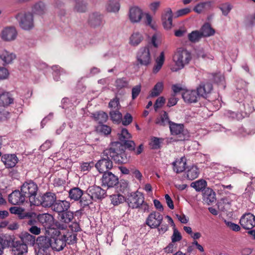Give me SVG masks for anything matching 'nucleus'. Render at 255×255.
<instances>
[{
	"label": "nucleus",
	"mask_w": 255,
	"mask_h": 255,
	"mask_svg": "<svg viewBox=\"0 0 255 255\" xmlns=\"http://www.w3.org/2000/svg\"><path fill=\"white\" fill-rule=\"evenodd\" d=\"M191 59V54L187 49L182 47L177 48L173 56L176 67H172L171 70L175 72L183 68Z\"/></svg>",
	"instance_id": "obj_1"
},
{
	"label": "nucleus",
	"mask_w": 255,
	"mask_h": 255,
	"mask_svg": "<svg viewBox=\"0 0 255 255\" xmlns=\"http://www.w3.org/2000/svg\"><path fill=\"white\" fill-rule=\"evenodd\" d=\"M50 238L41 236L36 239V246L35 248L36 255H50L51 250Z\"/></svg>",
	"instance_id": "obj_2"
},
{
	"label": "nucleus",
	"mask_w": 255,
	"mask_h": 255,
	"mask_svg": "<svg viewBox=\"0 0 255 255\" xmlns=\"http://www.w3.org/2000/svg\"><path fill=\"white\" fill-rule=\"evenodd\" d=\"M169 128L172 135H177L178 140H187L190 137L189 132L187 129L184 128V126L182 124H177L173 122H170Z\"/></svg>",
	"instance_id": "obj_3"
},
{
	"label": "nucleus",
	"mask_w": 255,
	"mask_h": 255,
	"mask_svg": "<svg viewBox=\"0 0 255 255\" xmlns=\"http://www.w3.org/2000/svg\"><path fill=\"white\" fill-rule=\"evenodd\" d=\"M21 191L26 198H28L30 203L36 200L38 187L33 181L26 182L21 187Z\"/></svg>",
	"instance_id": "obj_4"
},
{
	"label": "nucleus",
	"mask_w": 255,
	"mask_h": 255,
	"mask_svg": "<svg viewBox=\"0 0 255 255\" xmlns=\"http://www.w3.org/2000/svg\"><path fill=\"white\" fill-rule=\"evenodd\" d=\"M124 159L127 158L125 151L124 150L123 146L120 147H111L106 149L103 152V157L102 159Z\"/></svg>",
	"instance_id": "obj_5"
},
{
	"label": "nucleus",
	"mask_w": 255,
	"mask_h": 255,
	"mask_svg": "<svg viewBox=\"0 0 255 255\" xmlns=\"http://www.w3.org/2000/svg\"><path fill=\"white\" fill-rule=\"evenodd\" d=\"M51 249L59 252L63 250L66 245V236L56 231L55 235L50 238Z\"/></svg>",
	"instance_id": "obj_6"
},
{
	"label": "nucleus",
	"mask_w": 255,
	"mask_h": 255,
	"mask_svg": "<svg viewBox=\"0 0 255 255\" xmlns=\"http://www.w3.org/2000/svg\"><path fill=\"white\" fill-rule=\"evenodd\" d=\"M15 17L19 22V26L23 29L30 30L33 27V17L32 13H20L17 14Z\"/></svg>",
	"instance_id": "obj_7"
},
{
	"label": "nucleus",
	"mask_w": 255,
	"mask_h": 255,
	"mask_svg": "<svg viewBox=\"0 0 255 255\" xmlns=\"http://www.w3.org/2000/svg\"><path fill=\"white\" fill-rule=\"evenodd\" d=\"M150 48L151 46L148 45L139 49L136 55L137 65L147 66L150 63L151 60L150 54Z\"/></svg>",
	"instance_id": "obj_8"
},
{
	"label": "nucleus",
	"mask_w": 255,
	"mask_h": 255,
	"mask_svg": "<svg viewBox=\"0 0 255 255\" xmlns=\"http://www.w3.org/2000/svg\"><path fill=\"white\" fill-rule=\"evenodd\" d=\"M56 199V197L54 193L47 192L40 197V199L36 198L35 201H32V204L35 206L41 205L45 208L50 207L52 208Z\"/></svg>",
	"instance_id": "obj_9"
},
{
	"label": "nucleus",
	"mask_w": 255,
	"mask_h": 255,
	"mask_svg": "<svg viewBox=\"0 0 255 255\" xmlns=\"http://www.w3.org/2000/svg\"><path fill=\"white\" fill-rule=\"evenodd\" d=\"M206 168H209L214 170L217 173L220 172H227L230 171L231 173H237L240 172V170L235 168L226 166L223 164L216 162H210V160H206L205 162Z\"/></svg>",
	"instance_id": "obj_10"
},
{
	"label": "nucleus",
	"mask_w": 255,
	"mask_h": 255,
	"mask_svg": "<svg viewBox=\"0 0 255 255\" xmlns=\"http://www.w3.org/2000/svg\"><path fill=\"white\" fill-rule=\"evenodd\" d=\"M163 220V216L159 212L151 213L146 220V224L150 228H156L160 226Z\"/></svg>",
	"instance_id": "obj_11"
},
{
	"label": "nucleus",
	"mask_w": 255,
	"mask_h": 255,
	"mask_svg": "<svg viewBox=\"0 0 255 255\" xmlns=\"http://www.w3.org/2000/svg\"><path fill=\"white\" fill-rule=\"evenodd\" d=\"M127 202L129 207L135 209L140 207L144 202V197L140 193H132L127 199Z\"/></svg>",
	"instance_id": "obj_12"
},
{
	"label": "nucleus",
	"mask_w": 255,
	"mask_h": 255,
	"mask_svg": "<svg viewBox=\"0 0 255 255\" xmlns=\"http://www.w3.org/2000/svg\"><path fill=\"white\" fill-rule=\"evenodd\" d=\"M240 223L244 229H252L255 226V216L250 213H246L241 218Z\"/></svg>",
	"instance_id": "obj_13"
},
{
	"label": "nucleus",
	"mask_w": 255,
	"mask_h": 255,
	"mask_svg": "<svg viewBox=\"0 0 255 255\" xmlns=\"http://www.w3.org/2000/svg\"><path fill=\"white\" fill-rule=\"evenodd\" d=\"M37 220L46 230L51 229L54 224V218L48 213L38 214Z\"/></svg>",
	"instance_id": "obj_14"
},
{
	"label": "nucleus",
	"mask_w": 255,
	"mask_h": 255,
	"mask_svg": "<svg viewBox=\"0 0 255 255\" xmlns=\"http://www.w3.org/2000/svg\"><path fill=\"white\" fill-rule=\"evenodd\" d=\"M17 35V31L13 26L4 28L0 34L1 39L4 41H11L15 39Z\"/></svg>",
	"instance_id": "obj_15"
},
{
	"label": "nucleus",
	"mask_w": 255,
	"mask_h": 255,
	"mask_svg": "<svg viewBox=\"0 0 255 255\" xmlns=\"http://www.w3.org/2000/svg\"><path fill=\"white\" fill-rule=\"evenodd\" d=\"M102 185L113 187L119 183L118 178L111 172L104 173L102 179Z\"/></svg>",
	"instance_id": "obj_16"
},
{
	"label": "nucleus",
	"mask_w": 255,
	"mask_h": 255,
	"mask_svg": "<svg viewBox=\"0 0 255 255\" xmlns=\"http://www.w3.org/2000/svg\"><path fill=\"white\" fill-rule=\"evenodd\" d=\"M173 12L170 8H165L161 15L162 24L165 29H170L172 27Z\"/></svg>",
	"instance_id": "obj_17"
},
{
	"label": "nucleus",
	"mask_w": 255,
	"mask_h": 255,
	"mask_svg": "<svg viewBox=\"0 0 255 255\" xmlns=\"http://www.w3.org/2000/svg\"><path fill=\"white\" fill-rule=\"evenodd\" d=\"M8 201L12 205H20L24 203L25 197L21 191L15 190L8 195Z\"/></svg>",
	"instance_id": "obj_18"
},
{
	"label": "nucleus",
	"mask_w": 255,
	"mask_h": 255,
	"mask_svg": "<svg viewBox=\"0 0 255 255\" xmlns=\"http://www.w3.org/2000/svg\"><path fill=\"white\" fill-rule=\"evenodd\" d=\"M143 15L142 10L137 6H133L129 8L128 17L132 23L139 22Z\"/></svg>",
	"instance_id": "obj_19"
},
{
	"label": "nucleus",
	"mask_w": 255,
	"mask_h": 255,
	"mask_svg": "<svg viewBox=\"0 0 255 255\" xmlns=\"http://www.w3.org/2000/svg\"><path fill=\"white\" fill-rule=\"evenodd\" d=\"M88 191L93 199H102L106 196V191L98 186H92L90 187Z\"/></svg>",
	"instance_id": "obj_20"
},
{
	"label": "nucleus",
	"mask_w": 255,
	"mask_h": 255,
	"mask_svg": "<svg viewBox=\"0 0 255 255\" xmlns=\"http://www.w3.org/2000/svg\"><path fill=\"white\" fill-rule=\"evenodd\" d=\"M70 203L66 200L55 201L53 206L52 210L58 213L59 215L66 211L70 208Z\"/></svg>",
	"instance_id": "obj_21"
},
{
	"label": "nucleus",
	"mask_w": 255,
	"mask_h": 255,
	"mask_svg": "<svg viewBox=\"0 0 255 255\" xmlns=\"http://www.w3.org/2000/svg\"><path fill=\"white\" fill-rule=\"evenodd\" d=\"M103 15L99 12H95L89 14L88 23L93 27H96L101 25L102 23Z\"/></svg>",
	"instance_id": "obj_22"
},
{
	"label": "nucleus",
	"mask_w": 255,
	"mask_h": 255,
	"mask_svg": "<svg viewBox=\"0 0 255 255\" xmlns=\"http://www.w3.org/2000/svg\"><path fill=\"white\" fill-rule=\"evenodd\" d=\"M213 89L212 84L209 82H202L197 88V91L199 97L206 98Z\"/></svg>",
	"instance_id": "obj_23"
},
{
	"label": "nucleus",
	"mask_w": 255,
	"mask_h": 255,
	"mask_svg": "<svg viewBox=\"0 0 255 255\" xmlns=\"http://www.w3.org/2000/svg\"><path fill=\"white\" fill-rule=\"evenodd\" d=\"M182 97L186 103H196L199 96L195 90H186L182 93Z\"/></svg>",
	"instance_id": "obj_24"
},
{
	"label": "nucleus",
	"mask_w": 255,
	"mask_h": 255,
	"mask_svg": "<svg viewBox=\"0 0 255 255\" xmlns=\"http://www.w3.org/2000/svg\"><path fill=\"white\" fill-rule=\"evenodd\" d=\"M14 243L13 236L7 234L0 235V245L2 247L3 250L6 248L12 247Z\"/></svg>",
	"instance_id": "obj_25"
},
{
	"label": "nucleus",
	"mask_w": 255,
	"mask_h": 255,
	"mask_svg": "<svg viewBox=\"0 0 255 255\" xmlns=\"http://www.w3.org/2000/svg\"><path fill=\"white\" fill-rule=\"evenodd\" d=\"M121 5L118 0H109L105 4L106 11L110 13H117L120 9Z\"/></svg>",
	"instance_id": "obj_26"
},
{
	"label": "nucleus",
	"mask_w": 255,
	"mask_h": 255,
	"mask_svg": "<svg viewBox=\"0 0 255 255\" xmlns=\"http://www.w3.org/2000/svg\"><path fill=\"white\" fill-rule=\"evenodd\" d=\"M203 199L205 203L210 205L216 200V194L212 189L207 188L203 193Z\"/></svg>",
	"instance_id": "obj_27"
},
{
	"label": "nucleus",
	"mask_w": 255,
	"mask_h": 255,
	"mask_svg": "<svg viewBox=\"0 0 255 255\" xmlns=\"http://www.w3.org/2000/svg\"><path fill=\"white\" fill-rule=\"evenodd\" d=\"M214 3L213 0H207L199 3L194 6L193 10L197 13H201L204 10L210 9Z\"/></svg>",
	"instance_id": "obj_28"
},
{
	"label": "nucleus",
	"mask_w": 255,
	"mask_h": 255,
	"mask_svg": "<svg viewBox=\"0 0 255 255\" xmlns=\"http://www.w3.org/2000/svg\"><path fill=\"white\" fill-rule=\"evenodd\" d=\"M12 251L15 255H22L27 252V246L21 241L15 242L12 246Z\"/></svg>",
	"instance_id": "obj_29"
},
{
	"label": "nucleus",
	"mask_w": 255,
	"mask_h": 255,
	"mask_svg": "<svg viewBox=\"0 0 255 255\" xmlns=\"http://www.w3.org/2000/svg\"><path fill=\"white\" fill-rule=\"evenodd\" d=\"M88 9V4L85 0H77L75 1L73 10L79 13H85Z\"/></svg>",
	"instance_id": "obj_30"
},
{
	"label": "nucleus",
	"mask_w": 255,
	"mask_h": 255,
	"mask_svg": "<svg viewBox=\"0 0 255 255\" xmlns=\"http://www.w3.org/2000/svg\"><path fill=\"white\" fill-rule=\"evenodd\" d=\"M16 56L14 54L10 53L6 50H4L0 54V60L3 62V65L10 64L15 58Z\"/></svg>",
	"instance_id": "obj_31"
},
{
	"label": "nucleus",
	"mask_w": 255,
	"mask_h": 255,
	"mask_svg": "<svg viewBox=\"0 0 255 255\" xmlns=\"http://www.w3.org/2000/svg\"><path fill=\"white\" fill-rule=\"evenodd\" d=\"M187 177L190 180L197 178L200 174V170L196 165H192L187 167Z\"/></svg>",
	"instance_id": "obj_32"
},
{
	"label": "nucleus",
	"mask_w": 255,
	"mask_h": 255,
	"mask_svg": "<svg viewBox=\"0 0 255 255\" xmlns=\"http://www.w3.org/2000/svg\"><path fill=\"white\" fill-rule=\"evenodd\" d=\"M83 195V191L78 187H74L69 191V197L71 200L78 201Z\"/></svg>",
	"instance_id": "obj_33"
},
{
	"label": "nucleus",
	"mask_w": 255,
	"mask_h": 255,
	"mask_svg": "<svg viewBox=\"0 0 255 255\" xmlns=\"http://www.w3.org/2000/svg\"><path fill=\"white\" fill-rule=\"evenodd\" d=\"M92 117L94 120L97 122L99 125L106 123L108 119V114L103 111H98L92 114Z\"/></svg>",
	"instance_id": "obj_34"
},
{
	"label": "nucleus",
	"mask_w": 255,
	"mask_h": 255,
	"mask_svg": "<svg viewBox=\"0 0 255 255\" xmlns=\"http://www.w3.org/2000/svg\"><path fill=\"white\" fill-rule=\"evenodd\" d=\"M21 241L23 244H26V246H33L35 243V237L27 232H25L21 235Z\"/></svg>",
	"instance_id": "obj_35"
},
{
	"label": "nucleus",
	"mask_w": 255,
	"mask_h": 255,
	"mask_svg": "<svg viewBox=\"0 0 255 255\" xmlns=\"http://www.w3.org/2000/svg\"><path fill=\"white\" fill-rule=\"evenodd\" d=\"M170 122H172L170 121L168 114L165 111H163L159 117L156 118L155 121V123L156 125L160 126H165L167 124L170 126Z\"/></svg>",
	"instance_id": "obj_36"
},
{
	"label": "nucleus",
	"mask_w": 255,
	"mask_h": 255,
	"mask_svg": "<svg viewBox=\"0 0 255 255\" xmlns=\"http://www.w3.org/2000/svg\"><path fill=\"white\" fill-rule=\"evenodd\" d=\"M200 31L203 37L212 36L215 33V30L211 27V25L208 22L205 23L201 27Z\"/></svg>",
	"instance_id": "obj_37"
},
{
	"label": "nucleus",
	"mask_w": 255,
	"mask_h": 255,
	"mask_svg": "<svg viewBox=\"0 0 255 255\" xmlns=\"http://www.w3.org/2000/svg\"><path fill=\"white\" fill-rule=\"evenodd\" d=\"M143 40L142 35L138 32H133L129 38V44L133 46L138 45Z\"/></svg>",
	"instance_id": "obj_38"
},
{
	"label": "nucleus",
	"mask_w": 255,
	"mask_h": 255,
	"mask_svg": "<svg viewBox=\"0 0 255 255\" xmlns=\"http://www.w3.org/2000/svg\"><path fill=\"white\" fill-rule=\"evenodd\" d=\"M13 102V99L8 93H4L0 95V106L7 107Z\"/></svg>",
	"instance_id": "obj_39"
},
{
	"label": "nucleus",
	"mask_w": 255,
	"mask_h": 255,
	"mask_svg": "<svg viewBox=\"0 0 255 255\" xmlns=\"http://www.w3.org/2000/svg\"><path fill=\"white\" fill-rule=\"evenodd\" d=\"M173 169L177 173L182 172L186 168L185 160H174L172 163Z\"/></svg>",
	"instance_id": "obj_40"
},
{
	"label": "nucleus",
	"mask_w": 255,
	"mask_h": 255,
	"mask_svg": "<svg viewBox=\"0 0 255 255\" xmlns=\"http://www.w3.org/2000/svg\"><path fill=\"white\" fill-rule=\"evenodd\" d=\"M46 7L45 4L42 1L35 3L32 7V11L33 13L38 15H42L45 12Z\"/></svg>",
	"instance_id": "obj_41"
},
{
	"label": "nucleus",
	"mask_w": 255,
	"mask_h": 255,
	"mask_svg": "<svg viewBox=\"0 0 255 255\" xmlns=\"http://www.w3.org/2000/svg\"><path fill=\"white\" fill-rule=\"evenodd\" d=\"M59 215V219L60 221L65 223H69L72 221L74 218L73 212L68 210L64 212Z\"/></svg>",
	"instance_id": "obj_42"
},
{
	"label": "nucleus",
	"mask_w": 255,
	"mask_h": 255,
	"mask_svg": "<svg viewBox=\"0 0 255 255\" xmlns=\"http://www.w3.org/2000/svg\"><path fill=\"white\" fill-rule=\"evenodd\" d=\"M93 200V199L89 193L86 195L83 194V196L79 200L80 206L82 208L89 206L90 204H92Z\"/></svg>",
	"instance_id": "obj_43"
},
{
	"label": "nucleus",
	"mask_w": 255,
	"mask_h": 255,
	"mask_svg": "<svg viewBox=\"0 0 255 255\" xmlns=\"http://www.w3.org/2000/svg\"><path fill=\"white\" fill-rule=\"evenodd\" d=\"M207 182L204 180H199L191 183V186L194 188L196 191H201L206 189Z\"/></svg>",
	"instance_id": "obj_44"
},
{
	"label": "nucleus",
	"mask_w": 255,
	"mask_h": 255,
	"mask_svg": "<svg viewBox=\"0 0 255 255\" xmlns=\"http://www.w3.org/2000/svg\"><path fill=\"white\" fill-rule=\"evenodd\" d=\"M202 37L201 33L199 30L192 31L188 35L189 40L192 43L199 42Z\"/></svg>",
	"instance_id": "obj_45"
},
{
	"label": "nucleus",
	"mask_w": 255,
	"mask_h": 255,
	"mask_svg": "<svg viewBox=\"0 0 255 255\" xmlns=\"http://www.w3.org/2000/svg\"><path fill=\"white\" fill-rule=\"evenodd\" d=\"M129 81L125 77L118 78L115 81V86L117 89L121 90L128 87Z\"/></svg>",
	"instance_id": "obj_46"
},
{
	"label": "nucleus",
	"mask_w": 255,
	"mask_h": 255,
	"mask_svg": "<svg viewBox=\"0 0 255 255\" xmlns=\"http://www.w3.org/2000/svg\"><path fill=\"white\" fill-rule=\"evenodd\" d=\"M111 203L114 206H117L124 203L125 201V198L121 194H117L110 196Z\"/></svg>",
	"instance_id": "obj_47"
},
{
	"label": "nucleus",
	"mask_w": 255,
	"mask_h": 255,
	"mask_svg": "<svg viewBox=\"0 0 255 255\" xmlns=\"http://www.w3.org/2000/svg\"><path fill=\"white\" fill-rule=\"evenodd\" d=\"M163 89V84L162 82L157 83L152 89L151 93H150V96L151 97H157L160 95Z\"/></svg>",
	"instance_id": "obj_48"
},
{
	"label": "nucleus",
	"mask_w": 255,
	"mask_h": 255,
	"mask_svg": "<svg viewBox=\"0 0 255 255\" xmlns=\"http://www.w3.org/2000/svg\"><path fill=\"white\" fill-rule=\"evenodd\" d=\"M111 120L116 123H120L122 119V114L119 109L113 110L110 112Z\"/></svg>",
	"instance_id": "obj_49"
},
{
	"label": "nucleus",
	"mask_w": 255,
	"mask_h": 255,
	"mask_svg": "<svg viewBox=\"0 0 255 255\" xmlns=\"http://www.w3.org/2000/svg\"><path fill=\"white\" fill-rule=\"evenodd\" d=\"M118 136L121 142L128 140L131 137V135L128 132V129L125 128L122 129L120 133H118Z\"/></svg>",
	"instance_id": "obj_50"
},
{
	"label": "nucleus",
	"mask_w": 255,
	"mask_h": 255,
	"mask_svg": "<svg viewBox=\"0 0 255 255\" xmlns=\"http://www.w3.org/2000/svg\"><path fill=\"white\" fill-rule=\"evenodd\" d=\"M95 163L93 160L82 162L80 163V169L81 171L85 172L89 171L91 168L93 167Z\"/></svg>",
	"instance_id": "obj_51"
},
{
	"label": "nucleus",
	"mask_w": 255,
	"mask_h": 255,
	"mask_svg": "<svg viewBox=\"0 0 255 255\" xmlns=\"http://www.w3.org/2000/svg\"><path fill=\"white\" fill-rule=\"evenodd\" d=\"M97 130L105 135L110 134L111 132V128L107 125L101 124L98 126L96 128Z\"/></svg>",
	"instance_id": "obj_52"
},
{
	"label": "nucleus",
	"mask_w": 255,
	"mask_h": 255,
	"mask_svg": "<svg viewBox=\"0 0 255 255\" xmlns=\"http://www.w3.org/2000/svg\"><path fill=\"white\" fill-rule=\"evenodd\" d=\"M219 8L221 9L223 15L226 16L232 8V6L229 2L221 4Z\"/></svg>",
	"instance_id": "obj_53"
},
{
	"label": "nucleus",
	"mask_w": 255,
	"mask_h": 255,
	"mask_svg": "<svg viewBox=\"0 0 255 255\" xmlns=\"http://www.w3.org/2000/svg\"><path fill=\"white\" fill-rule=\"evenodd\" d=\"M53 69L54 71L53 76L54 80L56 81H59L60 75H61L62 73L64 72V70L57 66L53 67Z\"/></svg>",
	"instance_id": "obj_54"
},
{
	"label": "nucleus",
	"mask_w": 255,
	"mask_h": 255,
	"mask_svg": "<svg viewBox=\"0 0 255 255\" xmlns=\"http://www.w3.org/2000/svg\"><path fill=\"white\" fill-rule=\"evenodd\" d=\"M118 184H119V191L122 193L127 192L128 188V183L126 180H121L119 181Z\"/></svg>",
	"instance_id": "obj_55"
},
{
	"label": "nucleus",
	"mask_w": 255,
	"mask_h": 255,
	"mask_svg": "<svg viewBox=\"0 0 255 255\" xmlns=\"http://www.w3.org/2000/svg\"><path fill=\"white\" fill-rule=\"evenodd\" d=\"M109 107L112 109H114V110H120L121 105L120 104L119 99L116 97L111 100L109 103Z\"/></svg>",
	"instance_id": "obj_56"
},
{
	"label": "nucleus",
	"mask_w": 255,
	"mask_h": 255,
	"mask_svg": "<svg viewBox=\"0 0 255 255\" xmlns=\"http://www.w3.org/2000/svg\"><path fill=\"white\" fill-rule=\"evenodd\" d=\"M182 239V236L180 233L176 229L174 228L173 233L171 236V241L172 243L179 242Z\"/></svg>",
	"instance_id": "obj_57"
},
{
	"label": "nucleus",
	"mask_w": 255,
	"mask_h": 255,
	"mask_svg": "<svg viewBox=\"0 0 255 255\" xmlns=\"http://www.w3.org/2000/svg\"><path fill=\"white\" fill-rule=\"evenodd\" d=\"M122 145H124L125 147L128 149L129 150L133 151L134 150L135 143L132 140H127L125 141L121 142Z\"/></svg>",
	"instance_id": "obj_58"
},
{
	"label": "nucleus",
	"mask_w": 255,
	"mask_h": 255,
	"mask_svg": "<svg viewBox=\"0 0 255 255\" xmlns=\"http://www.w3.org/2000/svg\"><path fill=\"white\" fill-rule=\"evenodd\" d=\"M255 191V187L249 183L245 189L244 195L246 198H250Z\"/></svg>",
	"instance_id": "obj_59"
},
{
	"label": "nucleus",
	"mask_w": 255,
	"mask_h": 255,
	"mask_svg": "<svg viewBox=\"0 0 255 255\" xmlns=\"http://www.w3.org/2000/svg\"><path fill=\"white\" fill-rule=\"evenodd\" d=\"M10 117V113L5 109H0V122L7 120Z\"/></svg>",
	"instance_id": "obj_60"
},
{
	"label": "nucleus",
	"mask_w": 255,
	"mask_h": 255,
	"mask_svg": "<svg viewBox=\"0 0 255 255\" xmlns=\"http://www.w3.org/2000/svg\"><path fill=\"white\" fill-rule=\"evenodd\" d=\"M65 235L66 236V242H68L69 244H73L76 242L77 234L75 233H71Z\"/></svg>",
	"instance_id": "obj_61"
},
{
	"label": "nucleus",
	"mask_w": 255,
	"mask_h": 255,
	"mask_svg": "<svg viewBox=\"0 0 255 255\" xmlns=\"http://www.w3.org/2000/svg\"><path fill=\"white\" fill-rule=\"evenodd\" d=\"M141 91V85H138L134 87H133L131 90V97L132 99H135L139 94H140Z\"/></svg>",
	"instance_id": "obj_62"
},
{
	"label": "nucleus",
	"mask_w": 255,
	"mask_h": 255,
	"mask_svg": "<svg viewBox=\"0 0 255 255\" xmlns=\"http://www.w3.org/2000/svg\"><path fill=\"white\" fill-rule=\"evenodd\" d=\"M32 215H34L33 212H25L24 209L22 208V211L20 212L18 217L20 219H27L28 217H32Z\"/></svg>",
	"instance_id": "obj_63"
},
{
	"label": "nucleus",
	"mask_w": 255,
	"mask_h": 255,
	"mask_svg": "<svg viewBox=\"0 0 255 255\" xmlns=\"http://www.w3.org/2000/svg\"><path fill=\"white\" fill-rule=\"evenodd\" d=\"M165 102V99L163 97H159L157 99L154 105V108L155 111L161 108Z\"/></svg>",
	"instance_id": "obj_64"
}]
</instances>
